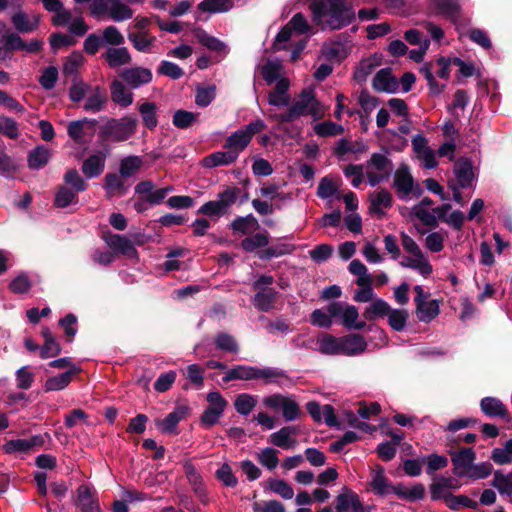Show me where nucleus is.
Wrapping results in <instances>:
<instances>
[{
    "label": "nucleus",
    "instance_id": "25",
    "mask_svg": "<svg viewBox=\"0 0 512 512\" xmlns=\"http://www.w3.org/2000/svg\"><path fill=\"white\" fill-rule=\"evenodd\" d=\"M250 142L249 135L244 133L241 129H238L226 139L224 148L228 149L237 159L240 153L248 147Z\"/></svg>",
    "mask_w": 512,
    "mask_h": 512
},
{
    "label": "nucleus",
    "instance_id": "20",
    "mask_svg": "<svg viewBox=\"0 0 512 512\" xmlns=\"http://www.w3.org/2000/svg\"><path fill=\"white\" fill-rule=\"evenodd\" d=\"M121 77L131 88L135 89L149 83L152 80V73L147 68L134 67L123 70Z\"/></svg>",
    "mask_w": 512,
    "mask_h": 512
},
{
    "label": "nucleus",
    "instance_id": "62",
    "mask_svg": "<svg viewBox=\"0 0 512 512\" xmlns=\"http://www.w3.org/2000/svg\"><path fill=\"white\" fill-rule=\"evenodd\" d=\"M268 242L269 238L266 232L256 233L242 240L241 246L245 251L252 252L257 248L266 246Z\"/></svg>",
    "mask_w": 512,
    "mask_h": 512
},
{
    "label": "nucleus",
    "instance_id": "21",
    "mask_svg": "<svg viewBox=\"0 0 512 512\" xmlns=\"http://www.w3.org/2000/svg\"><path fill=\"white\" fill-rule=\"evenodd\" d=\"M459 488L457 481L451 477H439L430 486L432 500H447L452 494L451 489Z\"/></svg>",
    "mask_w": 512,
    "mask_h": 512
},
{
    "label": "nucleus",
    "instance_id": "22",
    "mask_svg": "<svg viewBox=\"0 0 512 512\" xmlns=\"http://www.w3.org/2000/svg\"><path fill=\"white\" fill-rule=\"evenodd\" d=\"M184 473L191 484L194 493L196 496L203 502L204 504L207 503V493L203 485L202 476L197 471V469L194 467V465L187 461L184 463Z\"/></svg>",
    "mask_w": 512,
    "mask_h": 512
},
{
    "label": "nucleus",
    "instance_id": "9",
    "mask_svg": "<svg viewBox=\"0 0 512 512\" xmlns=\"http://www.w3.org/2000/svg\"><path fill=\"white\" fill-rule=\"evenodd\" d=\"M207 401L208 406L201 416V422L203 425L212 426L220 419L227 406V401L217 391L208 393Z\"/></svg>",
    "mask_w": 512,
    "mask_h": 512
},
{
    "label": "nucleus",
    "instance_id": "42",
    "mask_svg": "<svg viewBox=\"0 0 512 512\" xmlns=\"http://www.w3.org/2000/svg\"><path fill=\"white\" fill-rule=\"evenodd\" d=\"M260 73L267 84H272L281 79L282 64L279 60H268L265 64L259 67Z\"/></svg>",
    "mask_w": 512,
    "mask_h": 512
},
{
    "label": "nucleus",
    "instance_id": "27",
    "mask_svg": "<svg viewBox=\"0 0 512 512\" xmlns=\"http://www.w3.org/2000/svg\"><path fill=\"white\" fill-rule=\"evenodd\" d=\"M398 86L397 79L389 69H381L373 79V87L379 92L394 93Z\"/></svg>",
    "mask_w": 512,
    "mask_h": 512
},
{
    "label": "nucleus",
    "instance_id": "4",
    "mask_svg": "<svg viewBox=\"0 0 512 512\" xmlns=\"http://www.w3.org/2000/svg\"><path fill=\"white\" fill-rule=\"evenodd\" d=\"M363 168L369 185L374 187L389 179L393 165L386 155L375 153Z\"/></svg>",
    "mask_w": 512,
    "mask_h": 512
},
{
    "label": "nucleus",
    "instance_id": "12",
    "mask_svg": "<svg viewBox=\"0 0 512 512\" xmlns=\"http://www.w3.org/2000/svg\"><path fill=\"white\" fill-rule=\"evenodd\" d=\"M188 414V407L177 406L171 413L164 419H156L155 425L164 434H178L177 425L180 421L186 418Z\"/></svg>",
    "mask_w": 512,
    "mask_h": 512
},
{
    "label": "nucleus",
    "instance_id": "34",
    "mask_svg": "<svg viewBox=\"0 0 512 512\" xmlns=\"http://www.w3.org/2000/svg\"><path fill=\"white\" fill-rule=\"evenodd\" d=\"M318 350L325 355H340V337L322 333L317 338Z\"/></svg>",
    "mask_w": 512,
    "mask_h": 512
},
{
    "label": "nucleus",
    "instance_id": "29",
    "mask_svg": "<svg viewBox=\"0 0 512 512\" xmlns=\"http://www.w3.org/2000/svg\"><path fill=\"white\" fill-rule=\"evenodd\" d=\"M106 155L103 153H97L90 155L82 165V171L88 178H94L99 176L105 166Z\"/></svg>",
    "mask_w": 512,
    "mask_h": 512
},
{
    "label": "nucleus",
    "instance_id": "2",
    "mask_svg": "<svg viewBox=\"0 0 512 512\" xmlns=\"http://www.w3.org/2000/svg\"><path fill=\"white\" fill-rule=\"evenodd\" d=\"M358 309L345 302H332L326 309H315L310 316V323L319 328H331L334 320H340L347 329L361 330L365 327L364 321H358Z\"/></svg>",
    "mask_w": 512,
    "mask_h": 512
},
{
    "label": "nucleus",
    "instance_id": "59",
    "mask_svg": "<svg viewBox=\"0 0 512 512\" xmlns=\"http://www.w3.org/2000/svg\"><path fill=\"white\" fill-rule=\"evenodd\" d=\"M492 471L493 467L489 462H481L478 464L473 463L463 477L471 480L485 479L492 473Z\"/></svg>",
    "mask_w": 512,
    "mask_h": 512
},
{
    "label": "nucleus",
    "instance_id": "13",
    "mask_svg": "<svg viewBox=\"0 0 512 512\" xmlns=\"http://www.w3.org/2000/svg\"><path fill=\"white\" fill-rule=\"evenodd\" d=\"M337 512H367L356 493L343 488L336 497Z\"/></svg>",
    "mask_w": 512,
    "mask_h": 512
},
{
    "label": "nucleus",
    "instance_id": "56",
    "mask_svg": "<svg viewBox=\"0 0 512 512\" xmlns=\"http://www.w3.org/2000/svg\"><path fill=\"white\" fill-rule=\"evenodd\" d=\"M408 312L404 309H390L387 315L388 324L395 331H403L408 320Z\"/></svg>",
    "mask_w": 512,
    "mask_h": 512
},
{
    "label": "nucleus",
    "instance_id": "63",
    "mask_svg": "<svg viewBox=\"0 0 512 512\" xmlns=\"http://www.w3.org/2000/svg\"><path fill=\"white\" fill-rule=\"evenodd\" d=\"M344 128L342 125L332 121H324L314 126V132L320 137H329L342 134Z\"/></svg>",
    "mask_w": 512,
    "mask_h": 512
},
{
    "label": "nucleus",
    "instance_id": "11",
    "mask_svg": "<svg viewBox=\"0 0 512 512\" xmlns=\"http://www.w3.org/2000/svg\"><path fill=\"white\" fill-rule=\"evenodd\" d=\"M369 212L378 217H383L386 211L392 207L393 196L386 189H378L369 194Z\"/></svg>",
    "mask_w": 512,
    "mask_h": 512
},
{
    "label": "nucleus",
    "instance_id": "49",
    "mask_svg": "<svg viewBox=\"0 0 512 512\" xmlns=\"http://www.w3.org/2000/svg\"><path fill=\"white\" fill-rule=\"evenodd\" d=\"M77 192L66 187L61 186L55 194L54 205L58 208H66L70 205H75L78 202Z\"/></svg>",
    "mask_w": 512,
    "mask_h": 512
},
{
    "label": "nucleus",
    "instance_id": "45",
    "mask_svg": "<svg viewBox=\"0 0 512 512\" xmlns=\"http://www.w3.org/2000/svg\"><path fill=\"white\" fill-rule=\"evenodd\" d=\"M107 100L106 94L99 87H96L91 93L87 95V100L83 105V108L89 112L101 111Z\"/></svg>",
    "mask_w": 512,
    "mask_h": 512
},
{
    "label": "nucleus",
    "instance_id": "54",
    "mask_svg": "<svg viewBox=\"0 0 512 512\" xmlns=\"http://www.w3.org/2000/svg\"><path fill=\"white\" fill-rule=\"evenodd\" d=\"M143 165L140 156H127L121 159L119 171L123 177L133 176Z\"/></svg>",
    "mask_w": 512,
    "mask_h": 512
},
{
    "label": "nucleus",
    "instance_id": "38",
    "mask_svg": "<svg viewBox=\"0 0 512 512\" xmlns=\"http://www.w3.org/2000/svg\"><path fill=\"white\" fill-rule=\"evenodd\" d=\"M349 53V47L339 41H332L324 44L322 47V55L331 61H340L344 59Z\"/></svg>",
    "mask_w": 512,
    "mask_h": 512
},
{
    "label": "nucleus",
    "instance_id": "36",
    "mask_svg": "<svg viewBox=\"0 0 512 512\" xmlns=\"http://www.w3.org/2000/svg\"><path fill=\"white\" fill-rule=\"evenodd\" d=\"M38 17L36 15L28 16L22 11H18L12 15L11 21L15 29L21 33L33 31L38 25Z\"/></svg>",
    "mask_w": 512,
    "mask_h": 512
},
{
    "label": "nucleus",
    "instance_id": "40",
    "mask_svg": "<svg viewBox=\"0 0 512 512\" xmlns=\"http://www.w3.org/2000/svg\"><path fill=\"white\" fill-rule=\"evenodd\" d=\"M415 312L419 321L429 323L438 316L440 312L439 303L437 300H428L416 306Z\"/></svg>",
    "mask_w": 512,
    "mask_h": 512
},
{
    "label": "nucleus",
    "instance_id": "35",
    "mask_svg": "<svg viewBox=\"0 0 512 512\" xmlns=\"http://www.w3.org/2000/svg\"><path fill=\"white\" fill-rule=\"evenodd\" d=\"M255 367L248 365H236L228 369L223 377L225 383L233 380H255Z\"/></svg>",
    "mask_w": 512,
    "mask_h": 512
},
{
    "label": "nucleus",
    "instance_id": "33",
    "mask_svg": "<svg viewBox=\"0 0 512 512\" xmlns=\"http://www.w3.org/2000/svg\"><path fill=\"white\" fill-rule=\"evenodd\" d=\"M278 292L273 288H263L255 294L254 306L261 311H269L273 308Z\"/></svg>",
    "mask_w": 512,
    "mask_h": 512
},
{
    "label": "nucleus",
    "instance_id": "47",
    "mask_svg": "<svg viewBox=\"0 0 512 512\" xmlns=\"http://www.w3.org/2000/svg\"><path fill=\"white\" fill-rule=\"evenodd\" d=\"M214 343L217 349L227 352L237 354L239 352V345L231 334L226 332H219L216 334L214 338Z\"/></svg>",
    "mask_w": 512,
    "mask_h": 512
},
{
    "label": "nucleus",
    "instance_id": "57",
    "mask_svg": "<svg viewBox=\"0 0 512 512\" xmlns=\"http://www.w3.org/2000/svg\"><path fill=\"white\" fill-rule=\"evenodd\" d=\"M95 120L82 119L72 121L68 125V135L76 142H80L84 136V129L86 127L93 128Z\"/></svg>",
    "mask_w": 512,
    "mask_h": 512
},
{
    "label": "nucleus",
    "instance_id": "44",
    "mask_svg": "<svg viewBox=\"0 0 512 512\" xmlns=\"http://www.w3.org/2000/svg\"><path fill=\"white\" fill-rule=\"evenodd\" d=\"M128 39L135 49L144 53L150 52L155 42V38L144 31L128 33Z\"/></svg>",
    "mask_w": 512,
    "mask_h": 512
},
{
    "label": "nucleus",
    "instance_id": "28",
    "mask_svg": "<svg viewBox=\"0 0 512 512\" xmlns=\"http://www.w3.org/2000/svg\"><path fill=\"white\" fill-rule=\"evenodd\" d=\"M454 173L459 187L466 188L471 186L474 178L472 164L467 159H459L455 162Z\"/></svg>",
    "mask_w": 512,
    "mask_h": 512
},
{
    "label": "nucleus",
    "instance_id": "3",
    "mask_svg": "<svg viewBox=\"0 0 512 512\" xmlns=\"http://www.w3.org/2000/svg\"><path fill=\"white\" fill-rule=\"evenodd\" d=\"M306 115L312 116L314 120H319L325 115L324 106L315 98L311 89L303 90L285 112L271 113L269 118L283 124Z\"/></svg>",
    "mask_w": 512,
    "mask_h": 512
},
{
    "label": "nucleus",
    "instance_id": "16",
    "mask_svg": "<svg viewBox=\"0 0 512 512\" xmlns=\"http://www.w3.org/2000/svg\"><path fill=\"white\" fill-rule=\"evenodd\" d=\"M475 458L476 454L472 448H463L452 454L453 473L458 477H463L473 464Z\"/></svg>",
    "mask_w": 512,
    "mask_h": 512
},
{
    "label": "nucleus",
    "instance_id": "53",
    "mask_svg": "<svg viewBox=\"0 0 512 512\" xmlns=\"http://www.w3.org/2000/svg\"><path fill=\"white\" fill-rule=\"evenodd\" d=\"M491 459L499 465L512 463V438L507 440L502 447L494 448Z\"/></svg>",
    "mask_w": 512,
    "mask_h": 512
},
{
    "label": "nucleus",
    "instance_id": "15",
    "mask_svg": "<svg viewBox=\"0 0 512 512\" xmlns=\"http://www.w3.org/2000/svg\"><path fill=\"white\" fill-rule=\"evenodd\" d=\"M367 348V342L359 334H349L340 337V355L356 356Z\"/></svg>",
    "mask_w": 512,
    "mask_h": 512
},
{
    "label": "nucleus",
    "instance_id": "8",
    "mask_svg": "<svg viewBox=\"0 0 512 512\" xmlns=\"http://www.w3.org/2000/svg\"><path fill=\"white\" fill-rule=\"evenodd\" d=\"M236 194L232 189H226L219 194L217 200L208 201L203 204L197 211L209 217H221L227 213L229 207L235 202Z\"/></svg>",
    "mask_w": 512,
    "mask_h": 512
},
{
    "label": "nucleus",
    "instance_id": "18",
    "mask_svg": "<svg viewBox=\"0 0 512 512\" xmlns=\"http://www.w3.org/2000/svg\"><path fill=\"white\" fill-rule=\"evenodd\" d=\"M298 432L299 429L296 426H285L272 433L269 437V441L271 444L283 449L293 448L296 445L295 437Z\"/></svg>",
    "mask_w": 512,
    "mask_h": 512
},
{
    "label": "nucleus",
    "instance_id": "17",
    "mask_svg": "<svg viewBox=\"0 0 512 512\" xmlns=\"http://www.w3.org/2000/svg\"><path fill=\"white\" fill-rule=\"evenodd\" d=\"M399 264L404 268L417 271L424 278L428 277L433 271V267L424 253L405 256Z\"/></svg>",
    "mask_w": 512,
    "mask_h": 512
},
{
    "label": "nucleus",
    "instance_id": "58",
    "mask_svg": "<svg viewBox=\"0 0 512 512\" xmlns=\"http://www.w3.org/2000/svg\"><path fill=\"white\" fill-rule=\"evenodd\" d=\"M492 485L500 494L512 495V471L509 474H502L500 471L494 473Z\"/></svg>",
    "mask_w": 512,
    "mask_h": 512
},
{
    "label": "nucleus",
    "instance_id": "55",
    "mask_svg": "<svg viewBox=\"0 0 512 512\" xmlns=\"http://www.w3.org/2000/svg\"><path fill=\"white\" fill-rule=\"evenodd\" d=\"M156 111L157 106L153 102H144L139 107V112L142 117V121L148 129H154L157 126L158 121Z\"/></svg>",
    "mask_w": 512,
    "mask_h": 512
},
{
    "label": "nucleus",
    "instance_id": "7",
    "mask_svg": "<svg viewBox=\"0 0 512 512\" xmlns=\"http://www.w3.org/2000/svg\"><path fill=\"white\" fill-rule=\"evenodd\" d=\"M137 126V120L134 117L127 116L121 120H109L105 125L103 133L111 141L121 142L131 137Z\"/></svg>",
    "mask_w": 512,
    "mask_h": 512
},
{
    "label": "nucleus",
    "instance_id": "26",
    "mask_svg": "<svg viewBox=\"0 0 512 512\" xmlns=\"http://www.w3.org/2000/svg\"><path fill=\"white\" fill-rule=\"evenodd\" d=\"M107 64L111 68H118L131 62V55L126 47H109L103 54Z\"/></svg>",
    "mask_w": 512,
    "mask_h": 512
},
{
    "label": "nucleus",
    "instance_id": "64",
    "mask_svg": "<svg viewBox=\"0 0 512 512\" xmlns=\"http://www.w3.org/2000/svg\"><path fill=\"white\" fill-rule=\"evenodd\" d=\"M338 191L337 183L330 177H323L317 187V196L321 199H329Z\"/></svg>",
    "mask_w": 512,
    "mask_h": 512
},
{
    "label": "nucleus",
    "instance_id": "52",
    "mask_svg": "<svg viewBox=\"0 0 512 512\" xmlns=\"http://www.w3.org/2000/svg\"><path fill=\"white\" fill-rule=\"evenodd\" d=\"M77 494L76 504L80 508L81 512L91 511V509L99 507L93 498L91 490L87 486H79Z\"/></svg>",
    "mask_w": 512,
    "mask_h": 512
},
{
    "label": "nucleus",
    "instance_id": "1",
    "mask_svg": "<svg viewBox=\"0 0 512 512\" xmlns=\"http://www.w3.org/2000/svg\"><path fill=\"white\" fill-rule=\"evenodd\" d=\"M311 10L313 21L324 29H341L355 17L351 6L342 0H305Z\"/></svg>",
    "mask_w": 512,
    "mask_h": 512
},
{
    "label": "nucleus",
    "instance_id": "14",
    "mask_svg": "<svg viewBox=\"0 0 512 512\" xmlns=\"http://www.w3.org/2000/svg\"><path fill=\"white\" fill-rule=\"evenodd\" d=\"M44 445V437L42 435H34L25 439H11L3 445L5 453H26L35 447Z\"/></svg>",
    "mask_w": 512,
    "mask_h": 512
},
{
    "label": "nucleus",
    "instance_id": "31",
    "mask_svg": "<svg viewBox=\"0 0 512 512\" xmlns=\"http://www.w3.org/2000/svg\"><path fill=\"white\" fill-rule=\"evenodd\" d=\"M51 158V150L44 145L34 148L28 155V166L30 169L39 170L43 168Z\"/></svg>",
    "mask_w": 512,
    "mask_h": 512
},
{
    "label": "nucleus",
    "instance_id": "37",
    "mask_svg": "<svg viewBox=\"0 0 512 512\" xmlns=\"http://www.w3.org/2000/svg\"><path fill=\"white\" fill-rule=\"evenodd\" d=\"M236 161L234 155H232L228 149L224 151H216L202 160V165L205 168H215L218 166H227Z\"/></svg>",
    "mask_w": 512,
    "mask_h": 512
},
{
    "label": "nucleus",
    "instance_id": "51",
    "mask_svg": "<svg viewBox=\"0 0 512 512\" xmlns=\"http://www.w3.org/2000/svg\"><path fill=\"white\" fill-rule=\"evenodd\" d=\"M101 39L103 46H122L125 38L116 26L110 25L104 28L101 32Z\"/></svg>",
    "mask_w": 512,
    "mask_h": 512
},
{
    "label": "nucleus",
    "instance_id": "19",
    "mask_svg": "<svg viewBox=\"0 0 512 512\" xmlns=\"http://www.w3.org/2000/svg\"><path fill=\"white\" fill-rule=\"evenodd\" d=\"M105 242L115 253L122 254L128 258H133L137 255L133 242L123 235H109L105 237Z\"/></svg>",
    "mask_w": 512,
    "mask_h": 512
},
{
    "label": "nucleus",
    "instance_id": "48",
    "mask_svg": "<svg viewBox=\"0 0 512 512\" xmlns=\"http://www.w3.org/2000/svg\"><path fill=\"white\" fill-rule=\"evenodd\" d=\"M257 397L248 393H241L236 396L234 401L235 410L243 416H247L255 408Z\"/></svg>",
    "mask_w": 512,
    "mask_h": 512
},
{
    "label": "nucleus",
    "instance_id": "5",
    "mask_svg": "<svg viewBox=\"0 0 512 512\" xmlns=\"http://www.w3.org/2000/svg\"><path fill=\"white\" fill-rule=\"evenodd\" d=\"M393 187L399 199L407 201L413 196L419 197L422 193L421 187L415 183L409 168L401 165L394 174Z\"/></svg>",
    "mask_w": 512,
    "mask_h": 512
},
{
    "label": "nucleus",
    "instance_id": "10",
    "mask_svg": "<svg viewBox=\"0 0 512 512\" xmlns=\"http://www.w3.org/2000/svg\"><path fill=\"white\" fill-rule=\"evenodd\" d=\"M459 0H428L427 13L431 16H442L456 21L460 15Z\"/></svg>",
    "mask_w": 512,
    "mask_h": 512
},
{
    "label": "nucleus",
    "instance_id": "39",
    "mask_svg": "<svg viewBox=\"0 0 512 512\" xmlns=\"http://www.w3.org/2000/svg\"><path fill=\"white\" fill-rule=\"evenodd\" d=\"M111 98L116 104L122 107H127L133 102L132 92L118 80H114L111 84Z\"/></svg>",
    "mask_w": 512,
    "mask_h": 512
},
{
    "label": "nucleus",
    "instance_id": "23",
    "mask_svg": "<svg viewBox=\"0 0 512 512\" xmlns=\"http://www.w3.org/2000/svg\"><path fill=\"white\" fill-rule=\"evenodd\" d=\"M78 372H80V368L73 367L59 375L49 377L44 383V391L51 392L65 389L72 381L73 376Z\"/></svg>",
    "mask_w": 512,
    "mask_h": 512
},
{
    "label": "nucleus",
    "instance_id": "46",
    "mask_svg": "<svg viewBox=\"0 0 512 512\" xmlns=\"http://www.w3.org/2000/svg\"><path fill=\"white\" fill-rule=\"evenodd\" d=\"M390 309V305L383 299H373L370 305L366 308L364 316L367 320H374L378 317L387 316Z\"/></svg>",
    "mask_w": 512,
    "mask_h": 512
},
{
    "label": "nucleus",
    "instance_id": "6",
    "mask_svg": "<svg viewBox=\"0 0 512 512\" xmlns=\"http://www.w3.org/2000/svg\"><path fill=\"white\" fill-rule=\"evenodd\" d=\"M312 27L302 13H296L285 27L277 34L275 45L278 48H285L288 41L294 38L311 33Z\"/></svg>",
    "mask_w": 512,
    "mask_h": 512
},
{
    "label": "nucleus",
    "instance_id": "24",
    "mask_svg": "<svg viewBox=\"0 0 512 512\" xmlns=\"http://www.w3.org/2000/svg\"><path fill=\"white\" fill-rule=\"evenodd\" d=\"M289 80L281 78L277 81L275 88L268 94V103L272 106H287L290 102Z\"/></svg>",
    "mask_w": 512,
    "mask_h": 512
},
{
    "label": "nucleus",
    "instance_id": "50",
    "mask_svg": "<svg viewBox=\"0 0 512 512\" xmlns=\"http://www.w3.org/2000/svg\"><path fill=\"white\" fill-rule=\"evenodd\" d=\"M283 370L273 367H255V380L262 379L265 384L278 383L280 379L286 378Z\"/></svg>",
    "mask_w": 512,
    "mask_h": 512
},
{
    "label": "nucleus",
    "instance_id": "61",
    "mask_svg": "<svg viewBox=\"0 0 512 512\" xmlns=\"http://www.w3.org/2000/svg\"><path fill=\"white\" fill-rule=\"evenodd\" d=\"M268 488L285 500L292 499L294 496L293 488L286 481L281 479H270L268 481Z\"/></svg>",
    "mask_w": 512,
    "mask_h": 512
},
{
    "label": "nucleus",
    "instance_id": "60",
    "mask_svg": "<svg viewBox=\"0 0 512 512\" xmlns=\"http://www.w3.org/2000/svg\"><path fill=\"white\" fill-rule=\"evenodd\" d=\"M257 460L269 470H274L279 463L278 452L274 448H264L257 453Z\"/></svg>",
    "mask_w": 512,
    "mask_h": 512
},
{
    "label": "nucleus",
    "instance_id": "43",
    "mask_svg": "<svg viewBox=\"0 0 512 512\" xmlns=\"http://www.w3.org/2000/svg\"><path fill=\"white\" fill-rule=\"evenodd\" d=\"M370 486L372 491L378 495H386L392 491V486L388 483L382 467L373 471Z\"/></svg>",
    "mask_w": 512,
    "mask_h": 512
},
{
    "label": "nucleus",
    "instance_id": "41",
    "mask_svg": "<svg viewBox=\"0 0 512 512\" xmlns=\"http://www.w3.org/2000/svg\"><path fill=\"white\" fill-rule=\"evenodd\" d=\"M380 65V58L377 55L363 59L354 72V78L358 82L366 81L370 75Z\"/></svg>",
    "mask_w": 512,
    "mask_h": 512
},
{
    "label": "nucleus",
    "instance_id": "30",
    "mask_svg": "<svg viewBox=\"0 0 512 512\" xmlns=\"http://www.w3.org/2000/svg\"><path fill=\"white\" fill-rule=\"evenodd\" d=\"M108 15L115 22H123L133 17V10L121 0H108Z\"/></svg>",
    "mask_w": 512,
    "mask_h": 512
},
{
    "label": "nucleus",
    "instance_id": "32",
    "mask_svg": "<svg viewBox=\"0 0 512 512\" xmlns=\"http://www.w3.org/2000/svg\"><path fill=\"white\" fill-rule=\"evenodd\" d=\"M482 412L489 417H506L507 408L501 400L495 397H485L480 402Z\"/></svg>",
    "mask_w": 512,
    "mask_h": 512
}]
</instances>
